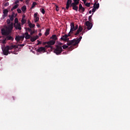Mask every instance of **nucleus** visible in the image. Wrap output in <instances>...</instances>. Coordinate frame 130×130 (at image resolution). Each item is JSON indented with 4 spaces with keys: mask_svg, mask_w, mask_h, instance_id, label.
<instances>
[{
    "mask_svg": "<svg viewBox=\"0 0 130 130\" xmlns=\"http://www.w3.org/2000/svg\"><path fill=\"white\" fill-rule=\"evenodd\" d=\"M70 31L69 32L70 34H74V31H76V30H78V28L79 26H78V24L75 25V23L74 22H71L70 24Z\"/></svg>",
    "mask_w": 130,
    "mask_h": 130,
    "instance_id": "obj_1",
    "label": "nucleus"
},
{
    "mask_svg": "<svg viewBox=\"0 0 130 130\" xmlns=\"http://www.w3.org/2000/svg\"><path fill=\"white\" fill-rule=\"evenodd\" d=\"M30 35H33V34H34V33H35V31L34 30L32 31V30H31V31L29 32Z\"/></svg>",
    "mask_w": 130,
    "mask_h": 130,
    "instance_id": "obj_45",
    "label": "nucleus"
},
{
    "mask_svg": "<svg viewBox=\"0 0 130 130\" xmlns=\"http://www.w3.org/2000/svg\"><path fill=\"white\" fill-rule=\"evenodd\" d=\"M37 5V3L36 2H34L32 3V4L31 5V7L30 8L31 9H34V8H35V6Z\"/></svg>",
    "mask_w": 130,
    "mask_h": 130,
    "instance_id": "obj_27",
    "label": "nucleus"
},
{
    "mask_svg": "<svg viewBox=\"0 0 130 130\" xmlns=\"http://www.w3.org/2000/svg\"><path fill=\"white\" fill-rule=\"evenodd\" d=\"M28 31V32H31V31L32 30V29H31V28H29L28 27L26 29V31Z\"/></svg>",
    "mask_w": 130,
    "mask_h": 130,
    "instance_id": "obj_43",
    "label": "nucleus"
},
{
    "mask_svg": "<svg viewBox=\"0 0 130 130\" xmlns=\"http://www.w3.org/2000/svg\"><path fill=\"white\" fill-rule=\"evenodd\" d=\"M67 45H68V46H71V45H72V40L67 41Z\"/></svg>",
    "mask_w": 130,
    "mask_h": 130,
    "instance_id": "obj_33",
    "label": "nucleus"
},
{
    "mask_svg": "<svg viewBox=\"0 0 130 130\" xmlns=\"http://www.w3.org/2000/svg\"><path fill=\"white\" fill-rule=\"evenodd\" d=\"M38 15V13H36L34 14V18L35 19V23H37V22H38V21H39V17L37 16Z\"/></svg>",
    "mask_w": 130,
    "mask_h": 130,
    "instance_id": "obj_17",
    "label": "nucleus"
},
{
    "mask_svg": "<svg viewBox=\"0 0 130 130\" xmlns=\"http://www.w3.org/2000/svg\"><path fill=\"white\" fill-rule=\"evenodd\" d=\"M17 4H19V1H18V0H16V1L15 2V5H17Z\"/></svg>",
    "mask_w": 130,
    "mask_h": 130,
    "instance_id": "obj_54",
    "label": "nucleus"
},
{
    "mask_svg": "<svg viewBox=\"0 0 130 130\" xmlns=\"http://www.w3.org/2000/svg\"><path fill=\"white\" fill-rule=\"evenodd\" d=\"M54 53H56L57 55L60 54L62 52V47L59 45H56V48L54 50Z\"/></svg>",
    "mask_w": 130,
    "mask_h": 130,
    "instance_id": "obj_3",
    "label": "nucleus"
},
{
    "mask_svg": "<svg viewBox=\"0 0 130 130\" xmlns=\"http://www.w3.org/2000/svg\"><path fill=\"white\" fill-rule=\"evenodd\" d=\"M73 4H75L76 5H79V4H80V0H75V2L73 3Z\"/></svg>",
    "mask_w": 130,
    "mask_h": 130,
    "instance_id": "obj_32",
    "label": "nucleus"
},
{
    "mask_svg": "<svg viewBox=\"0 0 130 130\" xmlns=\"http://www.w3.org/2000/svg\"><path fill=\"white\" fill-rule=\"evenodd\" d=\"M70 50H73L74 49V47L71 46L69 47Z\"/></svg>",
    "mask_w": 130,
    "mask_h": 130,
    "instance_id": "obj_49",
    "label": "nucleus"
},
{
    "mask_svg": "<svg viewBox=\"0 0 130 130\" xmlns=\"http://www.w3.org/2000/svg\"><path fill=\"white\" fill-rule=\"evenodd\" d=\"M82 31H83V27H82V25H79L78 30L76 31L74 35H75V36H78Z\"/></svg>",
    "mask_w": 130,
    "mask_h": 130,
    "instance_id": "obj_9",
    "label": "nucleus"
},
{
    "mask_svg": "<svg viewBox=\"0 0 130 130\" xmlns=\"http://www.w3.org/2000/svg\"><path fill=\"white\" fill-rule=\"evenodd\" d=\"M18 46H20V47H23V46H25V44L18 45Z\"/></svg>",
    "mask_w": 130,
    "mask_h": 130,
    "instance_id": "obj_50",
    "label": "nucleus"
},
{
    "mask_svg": "<svg viewBox=\"0 0 130 130\" xmlns=\"http://www.w3.org/2000/svg\"><path fill=\"white\" fill-rule=\"evenodd\" d=\"M27 2H29V0H26V3H27Z\"/></svg>",
    "mask_w": 130,
    "mask_h": 130,
    "instance_id": "obj_64",
    "label": "nucleus"
},
{
    "mask_svg": "<svg viewBox=\"0 0 130 130\" xmlns=\"http://www.w3.org/2000/svg\"><path fill=\"white\" fill-rule=\"evenodd\" d=\"M85 25L87 26V29L91 30L92 29V27H93V24L91 23V22H90V21H87L85 23Z\"/></svg>",
    "mask_w": 130,
    "mask_h": 130,
    "instance_id": "obj_6",
    "label": "nucleus"
},
{
    "mask_svg": "<svg viewBox=\"0 0 130 130\" xmlns=\"http://www.w3.org/2000/svg\"><path fill=\"white\" fill-rule=\"evenodd\" d=\"M55 41H50L49 42H48L47 43V45H49L50 46H51V45H54V44H55Z\"/></svg>",
    "mask_w": 130,
    "mask_h": 130,
    "instance_id": "obj_20",
    "label": "nucleus"
},
{
    "mask_svg": "<svg viewBox=\"0 0 130 130\" xmlns=\"http://www.w3.org/2000/svg\"><path fill=\"white\" fill-rule=\"evenodd\" d=\"M81 10L82 11L81 13H84V12H85V8L82 7Z\"/></svg>",
    "mask_w": 130,
    "mask_h": 130,
    "instance_id": "obj_47",
    "label": "nucleus"
},
{
    "mask_svg": "<svg viewBox=\"0 0 130 130\" xmlns=\"http://www.w3.org/2000/svg\"><path fill=\"white\" fill-rule=\"evenodd\" d=\"M15 40L17 42H19V41H20V40H21L20 37V36H16L15 38Z\"/></svg>",
    "mask_w": 130,
    "mask_h": 130,
    "instance_id": "obj_28",
    "label": "nucleus"
},
{
    "mask_svg": "<svg viewBox=\"0 0 130 130\" xmlns=\"http://www.w3.org/2000/svg\"><path fill=\"white\" fill-rule=\"evenodd\" d=\"M89 14H92V11L90 10V11H89Z\"/></svg>",
    "mask_w": 130,
    "mask_h": 130,
    "instance_id": "obj_61",
    "label": "nucleus"
},
{
    "mask_svg": "<svg viewBox=\"0 0 130 130\" xmlns=\"http://www.w3.org/2000/svg\"><path fill=\"white\" fill-rule=\"evenodd\" d=\"M17 11L18 14H21V13H22V10H21V9H17Z\"/></svg>",
    "mask_w": 130,
    "mask_h": 130,
    "instance_id": "obj_41",
    "label": "nucleus"
},
{
    "mask_svg": "<svg viewBox=\"0 0 130 130\" xmlns=\"http://www.w3.org/2000/svg\"><path fill=\"white\" fill-rule=\"evenodd\" d=\"M38 38H39V37L38 36H36L34 37H30V41L31 42H34V41H36V40H37V39H38Z\"/></svg>",
    "mask_w": 130,
    "mask_h": 130,
    "instance_id": "obj_16",
    "label": "nucleus"
},
{
    "mask_svg": "<svg viewBox=\"0 0 130 130\" xmlns=\"http://www.w3.org/2000/svg\"><path fill=\"white\" fill-rule=\"evenodd\" d=\"M26 21L25 19H24V18H22L21 19V24L22 25H24V24H25Z\"/></svg>",
    "mask_w": 130,
    "mask_h": 130,
    "instance_id": "obj_30",
    "label": "nucleus"
},
{
    "mask_svg": "<svg viewBox=\"0 0 130 130\" xmlns=\"http://www.w3.org/2000/svg\"><path fill=\"white\" fill-rule=\"evenodd\" d=\"M26 10H27V7H26V6H24L21 8V10L23 13H25V12H26Z\"/></svg>",
    "mask_w": 130,
    "mask_h": 130,
    "instance_id": "obj_26",
    "label": "nucleus"
},
{
    "mask_svg": "<svg viewBox=\"0 0 130 130\" xmlns=\"http://www.w3.org/2000/svg\"><path fill=\"white\" fill-rule=\"evenodd\" d=\"M9 3H5V7H8V6H9Z\"/></svg>",
    "mask_w": 130,
    "mask_h": 130,
    "instance_id": "obj_53",
    "label": "nucleus"
},
{
    "mask_svg": "<svg viewBox=\"0 0 130 130\" xmlns=\"http://www.w3.org/2000/svg\"><path fill=\"white\" fill-rule=\"evenodd\" d=\"M82 31H83V27H82V25H79L78 30L76 31L74 35H75V36H78Z\"/></svg>",
    "mask_w": 130,
    "mask_h": 130,
    "instance_id": "obj_10",
    "label": "nucleus"
},
{
    "mask_svg": "<svg viewBox=\"0 0 130 130\" xmlns=\"http://www.w3.org/2000/svg\"><path fill=\"white\" fill-rule=\"evenodd\" d=\"M18 7H19V4L15 5L12 9L11 11H13L14 10H16V9L18 8Z\"/></svg>",
    "mask_w": 130,
    "mask_h": 130,
    "instance_id": "obj_25",
    "label": "nucleus"
},
{
    "mask_svg": "<svg viewBox=\"0 0 130 130\" xmlns=\"http://www.w3.org/2000/svg\"><path fill=\"white\" fill-rule=\"evenodd\" d=\"M14 28V23L12 22L10 24H9L7 27V30L8 32H10V34L12 33V31H13V29Z\"/></svg>",
    "mask_w": 130,
    "mask_h": 130,
    "instance_id": "obj_8",
    "label": "nucleus"
},
{
    "mask_svg": "<svg viewBox=\"0 0 130 130\" xmlns=\"http://www.w3.org/2000/svg\"><path fill=\"white\" fill-rule=\"evenodd\" d=\"M56 11L57 12H58L59 11V8H58V6H56Z\"/></svg>",
    "mask_w": 130,
    "mask_h": 130,
    "instance_id": "obj_48",
    "label": "nucleus"
},
{
    "mask_svg": "<svg viewBox=\"0 0 130 130\" xmlns=\"http://www.w3.org/2000/svg\"><path fill=\"white\" fill-rule=\"evenodd\" d=\"M59 45V46H61V45H62V43H59L58 45Z\"/></svg>",
    "mask_w": 130,
    "mask_h": 130,
    "instance_id": "obj_55",
    "label": "nucleus"
},
{
    "mask_svg": "<svg viewBox=\"0 0 130 130\" xmlns=\"http://www.w3.org/2000/svg\"><path fill=\"white\" fill-rule=\"evenodd\" d=\"M62 10H64V11H66V8L62 7Z\"/></svg>",
    "mask_w": 130,
    "mask_h": 130,
    "instance_id": "obj_60",
    "label": "nucleus"
},
{
    "mask_svg": "<svg viewBox=\"0 0 130 130\" xmlns=\"http://www.w3.org/2000/svg\"><path fill=\"white\" fill-rule=\"evenodd\" d=\"M82 8H83V6H82V5L81 4H79V12L82 9Z\"/></svg>",
    "mask_w": 130,
    "mask_h": 130,
    "instance_id": "obj_39",
    "label": "nucleus"
},
{
    "mask_svg": "<svg viewBox=\"0 0 130 130\" xmlns=\"http://www.w3.org/2000/svg\"><path fill=\"white\" fill-rule=\"evenodd\" d=\"M86 2H87V0L83 1V3H84L85 6L86 5Z\"/></svg>",
    "mask_w": 130,
    "mask_h": 130,
    "instance_id": "obj_58",
    "label": "nucleus"
},
{
    "mask_svg": "<svg viewBox=\"0 0 130 130\" xmlns=\"http://www.w3.org/2000/svg\"><path fill=\"white\" fill-rule=\"evenodd\" d=\"M15 16V13H13L12 15H9L10 21H14V16Z\"/></svg>",
    "mask_w": 130,
    "mask_h": 130,
    "instance_id": "obj_22",
    "label": "nucleus"
},
{
    "mask_svg": "<svg viewBox=\"0 0 130 130\" xmlns=\"http://www.w3.org/2000/svg\"><path fill=\"white\" fill-rule=\"evenodd\" d=\"M20 40L22 39V40H24V38H25V34H23V36H20Z\"/></svg>",
    "mask_w": 130,
    "mask_h": 130,
    "instance_id": "obj_38",
    "label": "nucleus"
},
{
    "mask_svg": "<svg viewBox=\"0 0 130 130\" xmlns=\"http://www.w3.org/2000/svg\"><path fill=\"white\" fill-rule=\"evenodd\" d=\"M49 31L50 29L49 28H47L45 32V36H48V35H49Z\"/></svg>",
    "mask_w": 130,
    "mask_h": 130,
    "instance_id": "obj_24",
    "label": "nucleus"
},
{
    "mask_svg": "<svg viewBox=\"0 0 130 130\" xmlns=\"http://www.w3.org/2000/svg\"><path fill=\"white\" fill-rule=\"evenodd\" d=\"M39 36H41L42 35V34L41 33H40V34H39Z\"/></svg>",
    "mask_w": 130,
    "mask_h": 130,
    "instance_id": "obj_63",
    "label": "nucleus"
},
{
    "mask_svg": "<svg viewBox=\"0 0 130 130\" xmlns=\"http://www.w3.org/2000/svg\"><path fill=\"white\" fill-rule=\"evenodd\" d=\"M48 42H44L43 43V45H46V44H47Z\"/></svg>",
    "mask_w": 130,
    "mask_h": 130,
    "instance_id": "obj_52",
    "label": "nucleus"
},
{
    "mask_svg": "<svg viewBox=\"0 0 130 130\" xmlns=\"http://www.w3.org/2000/svg\"><path fill=\"white\" fill-rule=\"evenodd\" d=\"M77 6H78V4H75V3H72L71 5H70V7H72L73 10H74V11L78 12V9H79V7Z\"/></svg>",
    "mask_w": 130,
    "mask_h": 130,
    "instance_id": "obj_12",
    "label": "nucleus"
},
{
    "mask_svg": "<svg viewBox=\"0 0 130 130\" xmlns=\"http://www.w3.org/2000/svg\"><path fill=\"white\" fill-rule=\"evenodd\" d=\"M88 21L90 22V23H92V15L88 17Z\"/></svg>",
    "mask_w": 130,
    "mask_h": 130,
    "instance_id": "obj_35",
    "label": "nucleus"
},
{
    "mask_svg": "<svg viewBox=\"0 0 130 130\" xmlns=\"http://www.w3.org/2000/svg\"><path fill=\"white\" fill-rule=\"evenodd\" d=\"M27 24H28V25L29 26V25H30V24H32V23H31V21H30V20H28V21H27Z\"/></svg>",
    "mask_w": 130,
    "mask_h": 130,
    "instance_id": "obj_51",
    "label": "nucleus"
},
{
    "mask_svg": "<svg viewBox=\"0 0 130 130\" xmlns=\"http://www.w3.org/2000/svg\"><path fill=\"white\" fill-rule=\"evenodd\" d=\"M6 47H7V48H8L9 50H12V49H14V48L16 49V48H18V46L16 45H13L11 46H6Z\"/></svg>",
    "mask_w": 130,
    "mask_h": 130,
    "instance_id": "obj_14",
    "label": "nucleus"
},
{
    "mask_svg": "<svg viewBox=\"0 0 130 130\" xmlns=\"http://www.w3.org/2000/svg\"><path fill=\"white\" fill-rule=\"evenodd\" d=\"M14 22H15L14 24L19 23V20H18V18H15V20H14Z\"/></svg>",
    "mask_w": 130,
    "mask_h": 130,
    "instance_id": "obj_36",
    "label": "nucleus"
},
{
    "mask_svg": "<svg viewBox=\"0 0 130 130\" xmlns=\"http://www.w3.org/2000/svg\"><path fill=\"white\" fill-rule=\"evenodd\" d=\"M14 26L16 30H22V27H21V23H14Z\"/></svg>",
    "mask_w": 130,
    "mask_h": 130,
    "instance_id": "obj_13",
    "label": "nucleus"
},
{
    "mask_svg": "<svg viewBox=\"0 0 130 130\" xmlns=\"http://www.w3.org/2000/svg\"><path fill=\"white\" fill-rule=\"evenodd\" d=\"M39 44H41V42L39 41L38 43L37 44V45H39Z\"/></svg>",
    "mask_w": 130,
    "mask_h": 130,
    "instance_id": "obj_57",
    "label": "nucleus"
},
{
    "mask_svg": "<svg viewBox=\"0 0 130 130\" xmlns=\"http://www.w3.org/2000/svg\"><path fill=\"white\" fill-rule=\"evenodd\" d=\"M70 5H72V3H71L69 1H67V4H66V9L67 10H69V8H70Z\"/></svg>",
    "mask_w": 130,
    "mask_h": 130,
    "instance_id": "obj_23",
    "label": "nucleus"
},
{
    "mask_svg": "<svg viewBox=\"0 0 130 130\" xmlns=\"http://www.w3.org/2000/svg\"><path fill=\"white\" fill-rule=\"evenodd\" d=\"M37 26L38 27V28H40V25L39 23L37 24Z\"/></svg>",
    "mask_w": 130,
    "mask_h": 130,
    "instance_id": "obj_56",
    "label": "nucleus"
},
{
    "mask_svg": "<svg viewBox=\"0 0 130 130\" xmlns=\"http://www.w3.org/2000/svg\"><path fill=\"white\" fill-rule=\"evenodd\" d=\"M63 49H67V48H68V47H69V46H68L67 45H63L62 46Z\"/></svg>",
    "mask_w": 130,
    "mask_h": 130,
    "instance_id": "obj_40",
    "label": "nucleus"
},
{
    "mask_svg": "<svg viewBox=\"0 0 130 130\" xmlns=\"http://www.w3.org/2000/svg\"><path fill=\"white\" fill-rule=\"evenodd\" d=\"M84 33H85V31L84 30H83L82 32L81 33L82 35H83V34H84Z\"/></svg>",
    "mask_w": 130,
    "mask_h": 130,
    "instance_id": "obj_62",
    "label": "nucleus"
},
{
    "mask_svg": "<svg viewBox=\"0 0 130 130\" xmlns=\"http://www.w3.org/2000/svg\"><path fill=\"white\" fill-rule=\"evenodd\" d=\"M52 39H53V40H57V37H56V35H53L52 36Z\"/></svg>",
    "mask_w": 130,
    "mask_h": 130,
    "instance_id": "obj_29",
    "label": "nucleus"
},
{
    "mask_svg": "<svg viewBox=\"0 0 130 130\" xmlns=\"http://www.w3.org/2000/svg\"><path fill=\"white\" fill-rule=\"evenodd\" d=\"M28 26L30 28H35V25L34 24H30Z\"/></svg>",
    "mask_w": 130,
    "mask_h": 130,
    "instance_id": "obj_31",
    "label": "nucleus"
},
{
    "mask_svg": "<svg viewBox=\"0 0 130 130\" xmlns=\"http://www.w3.org/2000/svg\"><path fill=\"white\" fill-rule=\"evenodd\" d=\"M96 9H97L95 8V7H93V8L92 9V13H95V12H96Z\"/></svg>",
    "mask_w": 130,
    "mask_h": 130,
    "instance_id": "obj_44",
    "label": "nucleus"
},
{
    "mask_svg": "<svg viewBox=\"0 0 130 130\" xmlns=\"http://www.w3.org/2000/svg\"><path fill=\"white\" fill-rule=\"evenodd\" d=\"M7 23L8 25H10V24H11V20L9 19H7Z\"/></svg>",
    "mask_w": 130,
    "mask_h": 130,
    "instance_id": "obj_42",
    "label": "nucleus"
},
{
    "mask_svg": "<svg viewBox=\"0 0 130 130\" xmlns=\"http://www.w3.org/2000/svg\"><path fill=\"white\" fill-rule=\"evenodd\" d=\"M81 40H82V36H80L78 39H74L71 40L72 44L73 46H78L79 43H80Z\"/></svg>",
    "mask_w": 130,
    "mask_h": 130,
    "instance_id": "obj_2",
    "label": "nucleus"
},
{
    "mask_svg": "<svg viewBox=\"0 0 130 130\" xmlns=\"http://www.w3.org/2000/svg\"><path fill=\"white\" fill-rule=\"evenodd\" d=\"M98 1H95L94 5H93V8H95V9H96V10H98V9H99V7H100V4L99 3H98Z\"/></svg>",
    "mask_w": 130,
    "mask_h": 130,
    "instance_id": "obj_18",
    "label": "nucleus"
},
{
    "mask_svg": "<svg viewBox=\"0 0 130 130\" xmlns=\"http://www.w3.org/2000/svg\"><path fill=\"white\" fill-rule=\"evenodd\" d=\"M13 39H14L13 38V37H12V36H7L5 39L4 43H5V41H6V40H13Z\"/></svg>",
    "mask_w": 130,
    "mask_h": 130,
    "instance_id": "obj_21",
    "label": "nucleus"
},
{
    "mask_svg": "<svg viewBox=\"0 0 130 130\" xmlns=\"http://www.w3.org/2000/svg\"><path fill=\"white\" fill-rule=\"evenodd\" d=\"M51 48V49H52V46H50L49 45L45 46V48Z\"/></svg>",
    "mask_w": 130,
    "mask_h": 130,
    "instance_id": "obj_34",
    "label": "nucleus"
},
{
    "mask_svg": "<svg viewBox=\"0 0 130 130\" xmlns=\"http://www.w3.org/2000/svg\"><path fill=\"white\" fill-rule=\"evenodd\" d=\"M1 33L2 35H4L5 36H9L10 35V32H9V30H6L5 29L3 28L1 30Z\"/></svg>",
    "mask_w": 130,
    "mask_h": 130,
    "instance_id": "obj_7",
    "label": "nucleus"
},
{
    "mask_svg": "<svg viewBox=\"0 0 130 130\" xmlns=\"http://www.w3.org/2000/svg\"><path fill=\"white\" fill-rule=\"evenodd\" d=\"M37 51L38 52H40V53H44V52H45V51H46V49H45V47H39L37 50Z\"/></svg>",
    "mask_w": 130,
    "mask_h": 130,
    "instance_id": "obj_11",
    "label": "nucleus"
},
{
    "mask_svg": "<svg viewBox=\"0 0 130 130\" xmlns=\"http://www.w3.org/2000/svg\"><path fill=\"white\" fill-rule=\"evenodd\" d=\"M71 35L70 33L68 34V35H65L64 36H62L61 38V40H62L63 41H66L68 42L69 40V39L68 38L69 36H70Z\"/></svg>",
    "mask_w": 130,
    "mask_h": 130,
    "instance_id": "obj_5",
    "label": "nucleus"
},
{
    "mask_svg": "<svg viewBox=\"0 0 130 130\" xmlns=\"http://www.w3.org/2000/svg\"><path fill=\"white\" fill-rule=\"evenodd\" d=\"M24 35H25V38L26 40L30 39V38H31V36L29 35V33H28V32H26L24 34Z\"/></svg>",
    "mask_w": 130,
    "mask_h": 130,
    "instance_id": "obj_19",
    "label": "nucleus"
},
{
    "mask_svg": "<svg viewBox=\"0 0 130 130\" xmlns=\"http://www.w3.org/2000/svg\"><path fill=\"white\" fill-rule=\"evenodd\" d=\"M67 2H69L70 3H72V0H68Z\"/></svg>",
    "mask_w": 130,
    "mask_h": 130,
    "instance_id": "obj_59",
    "label": "nucleus"
},
{
    "mask_svg": "<svg viewBox=\"0 0 130 130\" xmlns=\"http://www.w3.org/2000/svg\"><path fill=\"white\" fill-rule=\"evenodd\" d=\"M41 13H42L43 14V15H44V14H45V10H44V9H42Z\"/></svg>",
    "mask_w": 130,
    "mask_h": 130,
    "instance_id": "obj_46",
    "label": "nucleus"
},
{
    "mask_svg": "<svg viewBox=\"0 0 130 130\" xmlns=\"http://www.w3.org/2000/svg\"><path fill=\"white\" fill-rule=\"evenodd\" d=\"M86 7H87L88 8H89L90 7V6H91V3H87L85 4Z\"/></svg>",
    "mask_w": 130,
    "mask_h": 130,
    "instance_id": "obj_37",
    "label": "nucleus"
},
{
    "mask_svg": "<svg viewBox=\"0 0 130 130\" xmlns=\"http://www.w3.org/2000/svg\"><path fill=\"white\" fill-rule=\"evenodd\" d=\"M8 13H9V11L7 10V9H5L3 11L4 15H3V17L4 19L6 18V17H8Z\"/></svg>",
    "mask_w": 130,
    "mask_h": 130,
    "instance_id": "obj_15",
    "label": "nucleus"
},
{
    "mask_svg": "<svg viewBox=\"0 0 130 130\" xmlns=\"http://www.w3.org/2000/svg\"><path fill=\"white\" fill-rule=\"evenodd\" d=\"M7 47H5L4 48H2V51L3 52L4 55H8V54H10L11 53Z\"/></svg>",
    "mask_w": 130,
    "mask_h": 130,
    "instance_id": "obj_4",
    "label": "nucleus"
}]
</instances>
